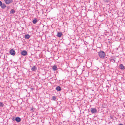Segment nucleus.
<instances>
[{"instance_id": "a211bd4d", "label": "nucleus", "mask_w": 125, "mask_h": 125, "mask_svg": "<svg viewBox=\"0 0 125 125\" xmlns=\"http://www.w3.org/2000/svg\"><path fill=\"white\" fill-rule=\"evenodd\" d=\"M52 99L53 100L55 101L56 98L55 96H53L52 97Z\"/></svg>"}, {"instance_id": "9d476101", "label": "nucleus", "mask_w": 125, "mask_h": 125, "mask_svg": "<svg viewBox=\"0 0 125 125\" xmlns=\"http://www.w3.org/2000/svg\"><path fill=\"white\" fill-rule=\"evenodd\" d=\"M56 90L58 91H59L61 90V88L60 86H58L56 87Z\"/></svg>"}, {"instance_id": "9b49d317", "label": "nucleus", "mask_w": 125, "mask_h": 125, "mask_svg": "<svg viewBox=\"0 0 125 125\" xmlns=\"http://www.w3.org/2000/svg\"><path fill=\"white\" fill-rule=\"evenodd\" d=\"M62 35V32H58L57 36L58 37H61Z\"/></svg>"}, {"instance_id": "412c9836", "label": "nucleus", "mask_w": 125, "mask_h": 125, "mask_svg": "<svg viewBox=\"0 0 125 125\" xmlns=\"http://www.w3.org/2000/svg\"><path fill=\"white\" fill-rule=\"evenodd\" d=\"M119 125H123L122 124H119Z\"/></svg>"}, {"instance_id": "aec40b11", "label": "nucleus", "mask_w": 125, "mask_h": 125, "mask_svg": "<svg viewBox=\"0 0 125 125\" xmlns=\"http://www.w3.org/2000/svg\"><path fill=\"white\" fill-rule=\"evenodd\" d=\"M111 60H113V61H114L115 62V60L114 59L112 58L111 59Z\"/></svg>"}, {"instance_id": "dca6fc26", "label": "nucleus", "mask_w": 125, "mask_h": 125, "mask_svg": "<svg viewBox=\"0 0 125 125\" xmlns=\"http://www.w3.org/2000/svg\"><path fill=\"white\" fill-rule=\"evenodd\" d=\"M4 105V104H3V103L0 102V107H3Z\"/></svg>"}, {"instance_id": "4be33fe9", "label": "nucleus", "mask_w": 125, "mask_h": 125, "mask_svg": "<svg viewBox=\"0 0 125 125\" xmlns=\"http://www.w3.org/2000/svg\"><path fill=\"white\" fill-rule=\"evenodd\" d=\"M63 123H64V122H65L66 123V122H65V121H63Z\"/></svg>"}, {"instance_id": "5701e85b", "label": "nucleus", "mask_w": 125, "mask_h": 125, "mask_svg": "<svg viewBox=\"0 0 125 125\" xmlns=\"http://www.w3.org/2000/svg\"><path fill=\"white\" fill-rule=\"evenodd\" d=\"M9 7H7V8H9Z\"/></svg>"}, {"instance_id": "ddd939ff", "label": "nucleus", "mask_w": 125, "mask_h": 125, "mask_svg": "<svg viewBox=\"0 0 125 125\" xmlns=\"http://www.w3.org/2000/svg\"><path fill=\"white\" fill-rule=\"evenodd\" d=\"M30 37V36L29 34H27L24 37L25 38L27 39H28Z\"/></svg>"}, {"instance_id": "7ed1b4c3", "label": "nucleus", "mask_w": 125, "mask_h": 125, "mask_svg": "<svg viewBox=\"0 0 125 125\" xmlns=\"http://www.w3.org/2000/svg\"><path fill=\"white\" fill-rule=\"evenodd\" d=\"M5 3L7 4L12 3L13 2V0H4Z\"/></svg>"}, {"instance_id": "1a4fd4ad", "label": "nucleus", "mask_w": 125, "mask_h": 125, "mask_svg": "<svg viewBox=\"0 0 125 125\" xmlns=\"http://www.w3.org/2000/svg\"><path fill=\"white\" fill-rule=\"evenodd\" d=\"M120 68L122 70H124L125 69V66L122 64H121L120 65Z\"/></svg>"}, {"instance_id": "423d86ee", "label": "nucleus", "mask_w": 125, "mask_h": 125, "mask_svg": "<svg viewBox=\"0 0 125 125\" xmlns=\"http://www.w3.org/2000/svg\"><path fill=\"white\" fill-rule=\"evenodd\" d=\"M91 112L93 113H94L97 112V111L95 108H91Z\"/></svg>"}, {"instance_id": "f8f14e48", "label": "nucleus", "mask_w": 125, "mask_h": 125, "mask_svg": "<svg viewBox=\"0 0 125 125\" xmlns=\"http://www.w3.org/2000/svg\"><path fill=\"white\" fill-rule=\"evenodd\" d=\"M1 8L2 9H4L5 7H6V5L5 4L3 3V4L2 3V5H1Z\"/></svg>"}, {"instance_id": "f03ea898", "label": "nucleus", "mask_w": 125, "mask_h": 125, "mask_svg": "<svg viewBox=\"0 0 125 125\" xmlns=\"http://www.w3.org/2000/svg\"><path fill=\"white\" fill-rule=\"evenodd\" d=\"M12 120L13 121H16L17 122L19 123L21 121V118L19 117H13L12 118Z\"/></svg>"}, {"instance_id": "2eb2a0df", "label": "nucleus", "mask_w": 125, "mask_h": 125, "mask_svg": "<svg viewBox=\"0 0 125 125\" xmlns=\"http://www.w3.org/2000/svg\"><path fill=\"white\" fill-rule=\"evenodd\" d=\"M15 11L13 9L11 10L10 11V13L11 14H13L15 13Z\"/></svg>"}, {"instance_id": "f257e3e1", "label": "nucleus", "mask_w": 125, "mask_h": 125, "mask_svg": "<svg viewBox=\"0 0 125 125\" xmlns=\"http://www.w3.org/2000/svg\"><path fill=\"white\" fill-rule=\"evenodd\" d=\"M98 53L99 56L102 58H104L105 56V53L103 51H100L98 52Z\"/></svg>"}, {"instance_id": "6e6552de", "label": "nucleus", "mask_w": 125, "mask_h": 125, "mask_svg": "<svg viewBox=\"0 0 125 125\" xmlns=\"http://www.w3.org/2000/svg\"><path fill=\"white\" fill-rule=\"evenodd\" d=\"M52 69L54 71H56L57 66L56 65H54L53 66H52Z\"/></svg>"}, {"instance_id": "0eeeda50", "label": "nucleus", "mask_w": 125, "mask_h": 125, "mask_svg": "<svg viewBox=\"0 0 125 125\" xmlns=\"http://www.w3.org/2000/svg\"><path fill=\"white\" fill-rule=\"evenodd\" d=\"M34 19L32 21V23L33 24H35L38 21V19L36 18H34Z\"/></svg>"}, {"instance_id": "6ab92c4d", "label": "nucleus", "mask_w": 125, "mask_h": 125, "mask_svg": "<svg viewBox=\"0 0 125 125\" xmlns=\"http://www.w3.org/2000/svg\"><path fill=\"white\" fill-rule=\"evenodd\" d=\"M2 5V2L1 1H0V7Z\"/></svg>"}, {"instance_id": "20e7f679", "label": "nucleus", "mask_w": 125, "mask_h": 125, "mask_svg": "<svg viewBox=\"0 0 125 125\" xmlns=\"http://www.w3.org/2000/svg\"><path fill=\"white\" fill-rule=\"evenodd\" d=\"M10 53L11 55L13 56H14L15 55V52L13 49H12L10 50Z\"/></svg>"}, {"instance_id": "39448f33", "label": "nucleus", "mask_w": 125, "mask_h": 125, "mask_svg": "<svg viewBox=\"0 0 125 125\" xmlns=\"http://www.w3.org/2000/svg\"><path fill=\"white\" fill-rule=\"evenodd\" d=\"M21 54L23 56H25L27 54V52L25 50H23L21 52Z\"/></svg>"}, {"instance_id": "f3484780", "label": "nucleus", "mask_w": 125, "mask_h": 125, "mask_svg": "<svg viewBox=\"0 0 125 125\" xmlns=\"http://www.w3.org/2000/svg\"><path fill=\"white\" fill-rule=\"evenodd\" d=\"M104 2L105 3H108L110 2V0H103Z\"/></svg>"}, {"instance_id": "4468645a", "label": "nucleus", "mask_w": 125, "mask_h": 125, "mask_svg": "<svg viewBox=\"0 0 125 125\" xmlns=\"http://www.w3.org/2000/svg\"><path fill=\"white\" fill-rule=\"evenodd\" d=\"M31 70L32 71H35L36 70L37 68L35 66H34L31 68Z\"/></svg>"}]
</instances>
